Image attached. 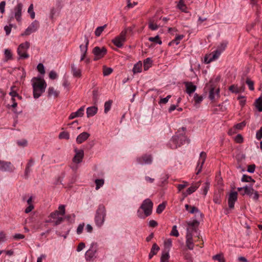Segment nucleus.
<instances>
[{
	"label": "nucleus",
	"mask_w": 262,
	"mask_h": 262,
	"mask_svg": "<svg viewBox=\"0 0 262 262\" xmlns=\"http://www.w3.org/2000/svg\"><path fill=\"white\" fill-rule=\"evenodd\" d=\"M152 63V61L149 58H146L144 61V70L146 71L151 66Z\"/></svg>",
	"instance_id": "39"
},
{
	"label": "nucleus",
	"mask_w": 262,
	"mask_h": 262,
	"mask_svg": "<svg viewBox=\"0 0 262 262\" xmlns=\"http://www.w3.org/2000/svg\"><path fill=\"white\" fill-rule=\"evenodd\" d=\"M189 183L186 181L183 182L182 184L178 185L177 188L178 189L179 191H181L182 189L187 187Z\"/></svg>",
	"instance_id": "54"
},
{
	"label": "nucleus",
	"mask_w": 262,
	"mask_h": 262,
	"mask_svg": "<svg viewBox=\"0 0 262 262\" xmlns=\"http://www.w3.org/2000/svg\"><path fill=\"white\" fill-rule=\"evenodd\" d=\"M59 138L60 139H65L68 140L70 138L69 133L67 132H61L59 135Z\"/></svg>",
	"instance_id": "45"
},
{
	"label": "nucleus",
	"mask_w": 262,
	"mask_h": 262,
	"mask_svg": "<svg viewBox=\"0 0 262 262\" xmlns=\"http://www.w3.org/2000/svg\"><path fill=\"white\" fill-rule=\"evenodd\" d=\"M160 250L159 246L156 244H154L151 249L150 252L152 253L156 254L158 251Z\"/></svg>",
	"instance_id": "58"
},
{
	"label": "nucleus",
	"mask_w": 262,
	"mask_h": 262,
	"mask_svg": "<svg viewBox=\"0 0 262 262\" xmlns=\"http://www.w3.org/2000/svg\"><path fill=\"white\" fill-rule=\"evenodd\" d=\"M39 27V23L37 21H34L25 30L22 35H28L36 31Z\"/></svg>",
	"instance_id": "12"
},
{
	"label": "nucleus",
	"mask_w": 262,
	"mask_h": 262,
	"mask_svg": "<svg viewBox=\"0 0 262 262\" xmlns=\"http://www.w3.org/2000/svg\"><path fill=\"white\" fill-rule=\"evenodd\" d=\"M90 135L87 132H83L79 135L76 138V142L78 144H81L86 140Z\"/></svg>",
	"instance_id": "22"
},
{
	"label": "nucleus",
	"mask_w": 262,
	"mask_h": 262,
	"mask_svg": "<svg viewBox=\"0 0 262 262\" xmlns=\"http://www.w3.org/2000/svg\"><path fill=\"white\" fill-rule=\"evenodd\" d=\"M161 17H158L154 16L150 18L148 20V28L152 31L156 30L158 29L159 25L158 24L159 19H160Z\"/></svg>",
	"instance_id": "13"
},
{
	"label": "nucleus",
	"mask_w": 262,
	"mask_h": 262,
	"mask_svg": "<svg viewBox=\"0 0 262 262\" xmlns=\"http://www.w3.org/2000/svg\"><path fill=\"white\" fill-rule=\"evenodd\" d=\"M237 192L235 191H232L230 193L228 200V203L229 207L230 209L234 208V203L237 200Z\"/></svg>",
	"instance_id": "14"
},
{
	"label": "nucleus",
	"mask_w": 262,
	"mask_h": 262,
	"mask_svg": "<svg viewBox=\"0 0 262 262\" xmlns=\"http://www.w3.org/2000/svg\"><path fill=\"white\" fill-rule=\"evenodd\" d=\"M106 216V210L103 204H100L95 214L94 222L97 227H101L104 224Z\"/></svg>",
	"instance_id": "4"
},
{
	"label": "nucleus",
	"mask_w": 262,
	"mask_h": 262,
	"mask_svg": "<svg viewBox=\"0 0 262 262\" xmlns=\"http://www.w3.org/2000/svg\"><path fill=\"white\" fill-rule=\"evenodd\" d=\"M15 88V86H12L11 88V92L9 93V95L11 96L12 98H15L17 96H18V93L14 91L13 89Z\"/></svg>",
	"instance_id": "59"
},
{
	"label": "nucleus",
	"mask_w": 262,
	"mask_h": 262,
	"mask_svg": "<svg viewBox=\"0 0 262 262\" xmlns=\"http://www.w3.org/2000/svg\"><path fill=\"white\" fill-rule=\"evenodd\" d=\"M65 207L64 205H59L58 210L50 213L46 222L52 223L54 226H57L62 223L64 221L63 216L66 213Z\"/></svg>",
	"instance_id": "1"
},
{
	"label": "nucleus",
	"mask_w": 262,
	"mask_h": 262,
	"mask_svg": "<svg viewBox=\"0 0 262 262\" xmlns=\"http://www.w3.org/2000/svg\"><path fill=\"white\" fill-rule=\"evenodd\" d=\"M177 227L176 225H174L172 227V230L171 231V232L170 233V235L171 236H173L175 237H178L179 235V232L177 230Z\"/></svg>",
	"instance_id": "47"
},
{
	"label": "nucleus",
	"mask_w": 262,
	"mask_h": 262,
	"mask_svg": "<svg viewBox=\"0 0 262 262\" xmlns=\"http://www.w3.org/2000/svg\"><path fill=\"white\" fill-rule=\"evenodd\" d=\"M193 99L195 104H199L202 101L203 98L202 96H199L198 94H195Z\"/></svg>",
	"instance_id": "46"
},
{
	"label": "nucleus",
	"mask_w": 262,
	"mask_h": 262,
	"mask_svg": "<svg viewBox=\"0 0 262 262\" xmlns=\"http://www.w3.org/2000/svg\"><path fill=\"white\" fill-rule=\"evenodd\" d=\"M137 160L140 164H149L151 163L152 158L150 155H144L137 158Z\"/></svg>",
	"instance_id": "17"
},
{
	"label": "nucleus",
	"mask_w": 262,
	"mask_h": 262,
	"mask_svg": "<svg viewBox=\"0 0 262 262\" xmlns=\"http://www.w3.org/2000/svg\"><path fill=\"white\" fill-rule=\"evenodd\" d=\"M98 108L96 106L89 107L86 109L87 117H90L94 116L97 112Z\"/></svg>",
	"instance_id": "26"
},
{
	"label": "nucleus",
	"mask_w": 262,
	"mask_h": 262,
	"mask_svg": "<svg viewBox=\"0 0 262 262\" xmlns=\"http://www.w3.org/2000/svg\"><path fill=\"white\" fill-rule=\"evenodd\" d=\"M213 201L215 204H220L221 203V195L220 193H215Z\"/></svg>",
	"instance_id": "37"
},
{
	"label": "nucleus",
	"mask_w": 262,
	"mask_h": 262,
	"mask_svg": "<svg viewBox=\"0 0 262 262\" xmlns=\"http://www.w3.org/2000/svg\"><path fill=\"white\" fill-rule=\"evenodd\" d=\"M189 212L191 214L196 213H198L201 216L202 215V213L200 211V210L198 209V208L194 206H190V210H189Z\"/></svg>",
	"instance_id": "48"
},
{
	"label": "nucleus",
	"mask_w": 262,
	"mask_h": 262,
	"mask_svg": "<svg viewBox=\"0 0 262 262\" xmlns=\"http://www.w3.org/2000/svg\"><path fill=\"white\" fill-rule=\"evenodd\" d=\"M213 259L217 260L219 262H225V259L224 257V254L222 253H220L212 257Z\"/></svg>",
	"instance_id": "34"
},
{
	"label": "nucleus",
	"mask_w": 262,
	"mask_h": 262,
	"mask_svg": "<svg viewBox=\"0 0 262 262\" xmlns=\"http://www.w3.org/2000/svg\"><path fill=\"white\" fill-rule=\"evenodd\" d=\"M113 103L112 100H109L105 102L104 104V113H107L111 109L112 104Z\"/></svg>",
	"instance_id": "42"
},
{
	"label": "nucleus",
	"mask_w": 262,
	"mask_h": 262,
	"mask_svg": "<svg viewBox=\"0 0 262 262\" xmlns=\"http://www.w3.org/2000/svg\"><path fill=\"white\" fill-rule=\"evenodd\" d=\"M37 69L38 71L41 74L45 73V70L43 64L40 63L37 66Z\"/></svg>",
	"instance_id": "57"
},
{
	"label": "nucleus",
	"mask_w": 262,
	"mask_h": 262,
	"mask_svg": "<svg viewBox=\"0 0 262 262\" xmlns=\"http://www.w3.org/2000/svg\"><path fill=\"white\" fill-rule=\"evenodd\" d=\"M205 185L203 189V193L204 195H206L209 188L210 183L208 182L205 183Z\"/></svg>",
	"instance_id": "61"
},
{
	"label": "nucleus",
	"mask_w": 262,
	"mask_h": 262,
	"mask_svg": "<svg viewBox=\"0 0 262 262\" xmlns=\"http://www.w3.org/2000/svg\"><path fill=\"white\" fill-rule=\"evenodd\" d=\"M256 137L257 140H260L262 138V127L256 132Z\"/></svg>",
	"instance_id": "64"
},
{
	"label": "nucleus",
	"mask_w": 262,
	"mask_h": 262,
	"mask_svg": "<svg viewBox=\"0 0 262 262\" xmlns=\"http://www.w3.org/2000/svg\"><path fill=\"white\" fill-rule=\"evenodd\" d=\"M185 84L186 86V92L189 95L193 93L196 89V86L193 85L192 82H186L185 83Z\"/></svg>",
	"instance_id": "24"
},
{
	"label": "nucleus",
	"mask_w": 262,
	"mask_h": 262,
	"mask_svg": "<svg viewBox=\"0 0 262 262\" xmlns=\"http://www.w3.org/2000/svg\"><path fill=\"white\" fill-rule=\"evenodd\" d=\"M93 53L95 55L94 60H97L102 58L106 54L107 50L104 47L102 48L95 47L93 50Z\"/></svg>",
	"instance_id": "9"
},
{
	"label": "nucleus",
	"mask_w": 262,
	"mask_h": 262,
	"mask_svg": "<svg viewBox=\"0 0 262 262\" xmlns=\"http://www.w3.org/2000/svg\"><path fill=\"white\" fill-rule=\"evenodd\" d=\"M5 55L6 58V60L8 61L12 59V55L11 52L9 49L5 50Z\"/></svg>",
	"instance_id": "49"
},
{
	"label": "nucleus",
	"mask_w": 262,
	"mask_h": 262,
	"mask_svg": "<svg viewBox=\"0 0 262 262\" xmlns=\"http://www.w3.org/2000/svg\"><path fill=\"white\" fill-rule=\"evenodd\" d=\"M227 46V42H221L217 47L216 49L212 53L207 54L204 57V62L208 64L217 59L221 53L225 51Z\"/></svg>",
	"instance_id": "3"
},
{
	"label": "nucleus",
	"mask_w": 262,
	"mask_h": 262,
	"mask_svg": "<svg viewBox=\"0 0 262 262\" xmlns=\"http://www.w3.org/2000/svg\"><path fill=\"white\" fill-rule=\"evenodd\" d=\"M246 83L249 86V88L250 90H254V83L252 81H251L249 79H247L246 81Z\"/></svg>",
	"instance_id": "60"
},
{
	"label": "nucleus",
	"mask_w": 262,
	"mask_h": 262,
	"mask_svg": "<svg viewBox=\"0 0 262 262\" xmlns=\"http://www.w3.org/2000/svg\"><path fill=\"white\" fill-rule=\"evenodd\" d=\"M246 125V122L244 121L235 125L234 127L237 129H242Z\"/></svg>",
	"instance_id": "55"
},
{
	"label": "nucleus",
	"mask_w": 262,
	"mask_h": 262,
	"mask_svg": "<svg viewBox=\"0 0 262 262\" xmlns=\"http://www.w3.org/2000/svg\"><path fill=\"white\" fill-rule=\"evenodd\" d=\"M106 27V25H104L103 26H100L97 28L95 31V35L96 36H99Z\"/></svg>",
	"instance_id": "38"
},
{
	"label": "nucleus",
	"mask_w": 262,
	"mask_h": 262,
	"mask_svg": "<svg viewBox=\"0 0 262 262\" xmlns=\"http://www.w3.org/2000/svg\"><path fill=\"white\" fill-rule=\"evenodd\" d=\"M14 167L10 162L0 160V170L3 171H13Z\"/></svg>",
	"instance_id": "10"
},
{
	"label": "nucleus",
	"mask_w": 262,
	"mask_h": 262,
	"mask_svg": "<svg viewBox=\"0 0 262 262\" xmlns=\"http://www.w3.org/2000/svg\"><path fill=\"white\" fill-rule=\"evenodd\" d=\"M242 181L243 182H252L253 183L255 182V181L251 178L250 176H248L247 175H243L242 178Z\"/></svg>",
	"instance_id": "50"
},
{
	"label": "nucleus",
	"mask_w": 262,
	"mask_h": 262,
	"mask_svg": "<svg viewBox=\"0 0 262 262\" xmlns=\"http://www.w3.org/2000/svg\"><path fill=\"white\" fill-rule=\"evenodd\" d=\"M254 191V190L252 186H244V191L242 193V195L247 194L248 195H251Z\"/></svg>",
	"instance_id": "29"
},
{
	"label": "nucleus",
	"mask_w": 262,
	"mask_h": 262,
	"mask_svg": "<svg viewBox=\"0 0 262 262\" xmlns=\"http://www.w3.org/2000/svg\"><path fill=\"white\" fill-rule=\"evenodd\" d=\"M96 184V189L98 190L101 187H102L104 183L103 179H96L95 181Z\"/></svg>",
	"instance_id": "40"
},
{
	"label": "nucleus",
	"mask_w": 262,
	"mask_h": 262,
	"mask_svg": "<svg viewBox=\"0 0 262 262\" xmlns=\"http://www.w3.org/2000/svg\"><path fill=\"white\" fill-rule=\"evenodd\" d=\"M84 110V106H82L80 108H79L77 110V111L74 112L76 115V116H77V117L83 116V115L84 114V113H83Z\"/></svg>",
	"instance_id": "51"
},
{
	"label": "nucleus",
	"mask_w": 262,
	"mask_h": 262,
	"mask_svg": "<svg viewBox=\"0 0 262 262\" xmlns=\"http://www.w3.org/2000/svg\"><path fill=\"white\" fill-rule=\"evenodd\" d=\"M30 46L29 42L26 41L19 45L17 48V53L19 56V58L26 59L29 57V55L27 51Z\"/></svg>",
	"instance_id": "8"
},
{
	"label": "nucleus",
	"mask_w": 262,
	"mask_h": 262,
	"mask_svg": "<svg viewBox=\"0 0 262 262\" xmlns=\"http://www.w3.org/2000/svg\"><path fill=\"white\" fill-rule=\"evenodd\" d=\"M148 40L151 42H155L159 45H161L162 43L159 35H157L155 37H150L148 38Z\"/></svg>",
	"instance_id": "41"
},
{
	"label": "nucleus",
	"mask_w": 262,
	"mask_h": 262,
	"mask_svg": "<svg viewBox=\"0 0 262 262\" xmlns=\"http://www.w3.org/2000/svg\"><path fill=\"white\" fill-rule=\"evenodd\" d=\"M142 64L141 61H139L134 66L133 71L134 73H140L142 71Z\"/></svg>",
	"instance_id": "32"
},
{
	"label": "nucleus",
	"mask_w": 262,
	"mask_h": 262,
	"mask_svg": "<svg viewBox=\"0 0 262 262\" xmlns=\"http://www.w3.org/2000/svg\"><path fill=\"white\" fill-rule=\"evenodd\" d=\"M206 152L202 151L201 152L200 155V159L199 160L198 166L196 167L197 172H196V174H198L202 171L203 165L206 160Z\"/></svg>",
	"instance_id": "15"
},
{
	"label": "nucleus",
	"mask_w": 262,
	"mask_h": 262,
	"mask_svg": "<svg viewBox=\"0 0 262 262\" xmlns=\"http://www.w3.org/2000/svg\"><path fill=\"white\" fill-rule=\"evenodd\" d=\"M23 7V4L18 3L14 9L15 18L18 23L21 22V16Z\"/></svg>",
	"instance_id": "16"
},
{
	"label": "nucleus",
	"mask_w": 262,
	"mask_h": 262,
	"mask_svg": "<svg viewBox=\"0 0 262 262\" xmlns=\"http://www.w3.org/2000/svg\"><path fill=\"white\" fill-rule=\"evenodd\" d=\"M153 203L149 199H145L137 211V215L140 219H144L149 216L152 211Z\"/></svg>",
	"instance_id": "2"
},
{
	"label": "nucleus",
	"mask_w": 262,
	"mask_h": 262,
	"mask_svg": "<svg viewBox=\"0 0 262 262\" xmlns=\"http://www.w3.org/2000/svg\"><path fill=\"white\" fill-rule=\"evenodd\" d=\"M113 72V69L111 68H107L105 66L103 67V74L104 76L109 75Z\"/></svg>",
	"instance_id": "43"
},
{
	"label": "nucleus",
	"mask_w": 262,
	"mask_h": 262,
	"mask_svg": "<svg viewBox=\"0 0 262 262\" xmlns=\"http://www.w3.org/2000/svg\"><path fill=\"white\" fill-rule=\"evenodd\" d=\"M200 182H198L194 184H193L190 187H189L186 192H184L183 194L185 196H187L188 195L191 194L193 192H194L200 186Z\"/></svg>",
	"instance_id": "20"
},
{
	"label": "nucleus",
	"mask_w": 262,
	"mask_h": 262,
	"mask_svg": "<svg viewBox=\"0 0 262 262\" xmlns=\"http://www.w3.org/2000/svg\"><path fill=\"white\" fill-rule=\"evenodd\" d=\"M169 255L168 253L162 254L161 257V262H169Z\"/></svg>",
	"instance_id": "52"
},
{
	"label": "nucleus",
	"mask_w": 262,
	"mask_h": 262,
	"mask_svg": "<svg viewBox=\"0 0 262 262\" xmlns=\"http://www.w3.org/2000/svg\"><path fill=\"white\" fill-rule=\"evenodd\" d=\"M192 234L188 229H187V234L186 235V245L188 249L192 250L194 248V243L192 238Z\"/></svg>",
	"instance_id": "11"
},
{
	"label": "nucleus",
	"mask_w": 262,
	"mask_h": 262,
	"mask_svg": "<svg viewBox=\"0 0 262 262\" xmlns=\"http://www.w3.org/2000/svg\"><path fill=\"white\" fill-rule=\"evenodd\" d=\"M199 222L197 221L196 220H194L192 222H188L187 225L189 227V228H188L190 231L192 233L193 231L196 232L197 231V227L199 226Z\"/></svg>",
	"instance_id": "23"
},
{
	"label": "nucleus",
	"mask_w": 262,
	"mask_h": 262,
	"mask_svg": "<svg viewBox=\"0 0 262 262\" xmlns=\"http://www.w3.org/2000/svg\"><path fill=\"white\" fill-rule=\"evenodd\" d=\"M28 12L30 13L31 17L32 19L34 18L35 17V12L33 11V4H31L28 8Z\"/></svg>",
	"instance_id": "53"
},
{
	"label": "nucleus",
	"mask_w": 262,
	"mask_h": 262,
	"mask_svg": "<svg viewBox=\"0 0 262 262\" xmlns=\"http://www.w3.org/2000/svg\"><path fill=\"white\" fill-rule=\"evenodd\" d=\"M99 96V92L98 89H96L93 91V99L94 103H96L98 101Z\"/></svg>",
	"instance_id": "44"
},
{
	"label": "nucleus",
	"mask_w": 262,
	"mask_h": 262,
	"mask_svg": "<svg viewBox=\"0 0 262 262\" xmlns=\"http://www.w3.org/2000/svg\"><path fill=\"white\" fill-rule=\"evenodd\" d=\"M71 72L73 76L75 77H80L81 76V71L78 66L74 63L71 64Z\"/></svg>",
	"instance_id": "21"
},
{
	"label": "nucleus",
	"mask_w": 262,
	"mask_h": 262,
	"mask_svg": "<svg viewBox=\"0 0 262 262\" xmlns=\"http://www.w3.org/2000/svg\"><path fill=\"white\" fill-rule=\"evenodd\" d=\"M59 94V92L56 91L53 87H49L48 91V97H52L53 96L54 98H57L58 97Z\"/></svg>",
	"instance_id": "27"
},
{
	"label": "nucleus",
	"mask_w": 262,
	"mask_h": 262,
	"mask_svg": "<svg viewBox=\"0 0 262 262\" xmlns=\"http://www.w3.org/2000/svg\"><path fill=\"white\" fill-rule=\"evenodd\" d=\"M219 89L215 90L214 88L211 87L209 91V99L213 101L215 99V96H219Z\"/></svg>",
	"instance_id": "25"
},
{
	"label": "nucleus",
	"mask_w": 262,
	"mask_h": 262,
	"mask_svg": "<svg viewBox=\"0 0 262 262\" xmlns=\"http://www.w3.org/2000/svg\"><path fill=\"white\" fill-rule=\"evenodd\" d=\"M62 85L64 88L67 89V91H69L70 90V83L68 81V80L65 79L62 83Z\"/></svg>",
	"instance_id": "63"
},
{
	"label": "nucleus",
	"mask_w": 262,
	"mask_h": 262,
	"mask_svg": "<svg viewBox=\"0 0 262 262\" xmlns=\"http://www.w3.org/2000/svg\"><path fill=\"white\" fill-rule=\"evenodd\" d=\"M235 141L238 143H241L243 142V138L241 134H238L235 138Z\"/></svg>",
	"instance_id": "62"
},
{
	"label": "nucleus",
	"mask_w": 262,
	"mask_h": 262,
	"mask_svg": "<svg viewBox=\"0 0 262 262\" xmlns=\"http://www.w3.org/2000/svg\"><path fill=\"white\" fill-rule=\"evenodd\" d=\"M84 42L85 44L81 45L80 46V49L82 53H86L88 51V46L89 43L88 37L86 36L84 37Z\"/></svg>",
	"instance_id": "28"
},
{
	"label": "nucleus",
	"mask_w": 262,
	"mask_h": 262,
	"mask_svg": "<svg viewBox=\"0 0 262 262\" xmlns=\"http://www.w3.org/2000/svg\"><path fill=\"white\" fill-rule=\"evenodd\" d=\"M178 7L182 11H185L186 8L185 5L184 4L183 0H180L178 4Z\"/></svg>",
	"instance_id": "56"
},
{
	"label": "nucleus",
	"mask_w": 262,
	"mask_h": 262,
	"mask_svg": "<svg viewBox=\"0 0 262 262\" xmlns=\"http://www.w3.org/2000/svg\"><path fill=\"white\" fill-rule=\"evenodd\" d=\"M96 248L93 247V245L85 253V259L88 261H91L95 257L96 252Z\"/></svg>",
	"instance_id": "19"
},
{
	"label": "nucleus",
	"mask_w": 262,
	"mask_h": 262,
	"mask_svg": "<svg viewBox=\"0 0 262 262\" xmlns=\"http://www.w3.org/2000/svg\"><path fill=\"white\" fill-rule=\"evenodd\" d=\"M186 137L183 135H175L169 141L170 147L172 149H176L178 146L183 144V140L185 141Z\"/></svg>",
	"instance_id": "6"
},
{
	"label": "nucleus",
	"mask_w": 262,
	"mask_h": 262,
	"mask_svg": "<svg viewBox=\"0 0 262 262\" xmlns=\"http://www.w3.org/2000/svg\"><path fill=\"white\" fill-rule=\"evenodd\" d=\"M255 105L259 112H262V96L256 100Z\"/></svg>",
	"instance_id": "33"
},
{
	"label": "nucleus",
	"mask_w": 262,
	"mask_h": 262,
	"mask_svg": "<svg viewBox=\"0 0 262 262\" xmlns=\"http://www.w3.org/2000/svg\"><path fill=\"white\" fill-rule=\"evenodd\" d=\"M127 30L126 29L122 31L120 34L112 40L113 43L118 48H121L126 41Z\"/></svg>",
	"instance_id": "7"
},
{
	"label": "nucleus",
	"mask_w": 262,
	"mask_h": 262,
	"mask_svg": "<svg viewBox=\"0 0 262 262\" xmlns=\"http://www.w3.org/2000/svg\"><path fill=\"white\" fill-rule=\"evenodd\" d=\"M75 152H76V154L73 158V162L78 164L81 162L83 158L84 151L83 150H78L77 149H75Z\"/></svg>",
	"instance_id": "18"
},
{
	"label": "nucleus",
	"mask_w": 262,
	"mask_h": 262,
	"mask_svg": "<svg viewBox=\"0 0 262 262\" xmlns=\"http://www.w3.org/2000/svg\"><path fill=\"white\" fill-rule=\"evenodd\" d=\"M34 163L33 160L31 159H30L26 168L25 171V176L26 178H28L29 174L30 172V167L33 165Z\"/></svg>",
	"instance_id": "30"
},
{
	"label": "nucleus",
	"mask_w": 262,
	"mask_h": 262,
	"mask_svg": "<svg viewBox=\"0 0 262 262\" xmlns=\"http://www.w3.org/2000/svg\"><path fill=\"white\" fill-rule=\"evenodd\" d=\"M32 86L33 88V96L34 98H39L41 94L45 92L46 83L44 80L40 78H34Z\"/></svg>",
	"instance_id": "5"
},
{
	"label": "nucleus",
	"mask_w": 262,
	"mask_h": 262,
	"mask_svg": "<svg viewBox=\"0 0 262 262\" xmlns=\"http://www.w3.org/2000/svg\"><path fill=\"white\" fill-rule=\"evenodd\" d=\"M229 90L232 93H238L244 91V90H243L242 88H239L236 85H231L229 87Z\"/></svg>",
	"instance_id": "35"
},
{
	"label": "nucleus",
	"mask_w": 262,
	"mask_h": 262,
	"mask_svg": "<svg viewBox=\"0 0 262 262\" xmlns=\"http://www.w3.org/2000/svg\"><path fill=\"white\" fill-rule=\"evenodd\" d=\"M166 203L165 202L159 204L157 208L156 212L158 214L161 213L163 210L165 209Z\"/></svg>",
	"instance_id": "36"
},
{
	"label": "nucleus",
	"mask_w": 262,
	"mask_h": 262,
	"mask_svg": "<svg viewBox=\"0 0 262 262\" xmlns=\"http://www.w3.org/2000/svg\"><path fill=\"white\" fill-rule=\"evenodd\" d=\"M184 37L183 35H177L175 38L169 42L168 45L169 46H172L173 44H176V45H178L180 43V40H181Z\"/></svg>",
	"instance_id": "31"
}]
</instances>
